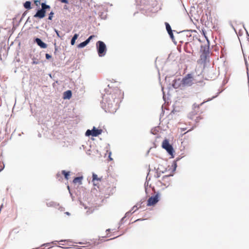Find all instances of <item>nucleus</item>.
Wrapping results in <instances>:
<instances>
[{
    "instance_id": "nucleus-1",
    "label": "nucleus",
    "mask_w": 249,
    "mask_h": 249,
    "mask_svg": "<svg viewBox=\"0 0 249 249\" xmlns=\"http://www.w3.org/2000/svg\"><path fill=\"white\" fill-rule=\"evenodd\" d=\"M101 107L106 112L114 113L119 107L123 93L118 88H111L109 85L101 92Z\"/></svg>"
},
{
    "instance_id": "nucleus-2",
    "label": "nucleus",
    "mask_w": 249,
    "mask_h": 249,
    "mask_svg": "<svg viewBox=\"0 0 249 249\" xmlns=\"http://www.w3.org/2000/svg\"><path fill=\"white\" fill-rule=\"evenodd\" d=\"M97 52L99 57L104 56L107 53V48L106 44L102 41H98L96 44Z\"/></svg>"
},
{
    "instance_id": "nucleus-3",
    "label": "nucleus",
    "mask_w": 249,
    "mask_h": 249,
    "mask_svg": "<svg viewBox=\"0 0 249 249\" xmlns=\"http://www.w3.org/2000/svg\"><path fill=\"white\" fill-rule=\"evenodd\" d=\"M162 147L166 150L169 155L172 156L171 158L174 157V149L167 139H165L162 142Z\"/></svg>"
},
{
    "instance_id": "nucleus-4",
    "label": "nucleus",
    "mask_w": 249,
    "mask_h": 249,
    "mask_svg": "<svg viewBox=\"0 0 249 249\" xmlns=\"http://www.w3.org/2000/svg\"><path fill=\"white\" fill-rule=\"evenodd\" d=\"M103 130L101 129H98L96 127L93 126L91 130L88 129L85 133L86 136L93 137H97L101 134Z\"/></svg>"
},
{
    "instance_id": "nucleus-5",
    "label": "nucleus",
    "mask_w": 249,
    "mask_h": 249,
    "mask_svg": "<svg viewBox=\"0 0 249 249\" xmlns=\"http://www.w3.org/2000/svg\"><path fill=\"white\" fill-rule=\"evenodd\" d=\"M193 77L191 73L187 74L182 80V84L183 87L191 86L193 84Z\"/></svg>"
},
{
    "instance_id": "nucleus-6",
    "label": "nucleus",
    "mask_w": 249,
    "mask_h": 249,
    "mask_svg": "<svg viewBox=\"0 0 249 249\" xmlns=\"http://www.w3.org/2000/svg\"><path fill=\"white\" fill-rule=\"evenodd\" d=\"M160 193L158 192L155 195L150 196L147 200V206H151L156 204L159 201Z\"/></svg>"
},
{
    "instance_id": "nucleus-7",
    "label": "nucleus",
    "mask_w": 249,
    "mask_h": 249,
    "mask_svg": "<svg viewBox=\"0 0 249 249\" xmlns=\"http://www.w3.org/2000/svg\"><path fill=\"white\" fill-rule=\"evenodd\" d=\"M206 39H207V44H206L205 45H201L200 47V52L202 53H209V49H210V41L208 39V38L205 36Z\"/></svg>"
},
{
    "instance_id": "nucleus-8",
    "label": "nucleus",
    "mask_w": 249,
    "mask_h": 249,
    "mask_svg": "<svg viewBox=\"0 0 249 249\" xmlns=\"http://www.w3.org/2000/svg\"><path fill=\"white\" fill-rule=\"evenodd\" d=\"M34 41L42 49H45L47 47V44L44 42L40 38L35 37Z\"/></svg>"
},
{
    "instance_id": "nucleus-9",
    "label": "nucleus",
    "mask_w": 249,
    "mask_h": 249,
    "mask_svg": "<svg viewBox=\"0 0 249 249\" xmlns=\"http://www.w3.org/2000/svg\"><path fill=\"white\" fill-rule=\"evenodd\" d=\"M46 13V12L43 9L40 8L37 10L36 13L34 15V17L42 19L45 17Z\"/></svg>"
},
{
    "instance_id": "nucleus-10",
    "label": "nucleus",
    "mask_w": 249,
    "mask_h": 249,
    "mask_svg": "<svg viewBox=\"0 0 249 249\" xmlns=\"http://www.w3.org/2000/svg\"><path fill=\"white\" fill-rule=\"evenodd\" d=\"M172 86L174 89H178L179 88L182 86L181 80L179 78L178 79H174L173 81Z\"/></svg>"
},
{
    "instance_id": "nucleus-11",
    "label": "nucleus",
    "mask_w": 249,
    "mask_h": 249,
    "mask_svg": "<svg viewBox=\"0 0 249 249\" xmlns=\"http://www.w3.org/2000/svg\"><path fill=\"white\" fill-rule=\"evenodd\" d=\"M72 96V92L70 90L65 91L63 93V98L64 99H70Z\"/></svg>"
},
{
    "instance_id": "nucleus-12",
    "label": "nucleus",
    "mask_w": 249,
    "mask_h": 249,
    "mask_svg": "<svg viewBox=\"0 0 249 249\" xmlns=\"http://www.w3.org/2000/svg\"><path fill=\"white\" fill-rule=\"evenodd\" d=\"M71 3L75 7H80L81 5L82 0H70Z\"/></svg>"
},
{
    "instance_id": "nucleus-13",
    "label": "nucleus",
    "mask_w": 249,
    "mask_h": 249,
    "mask_svg": "<svg viewBox=\"0 0 249 249\" xmlns=\"http://www.w3.org/2000/svg\"><path fill=\"white\" fill-rule=\"evenodd\" d=\"M83 178V176H79V177H75L73 180V182L74 183H78V184L79 185H81L82 184V180Z\"/></svg>"
},
{
    "instance_id": "nucleus-14",
    "label": "nucleus",
    "mask_w": 249,
    "mask_h": 249,
    "mask_svg": "<svg viewBox=\"0 0 249 249\" xmlns=\"http://www.w3.org/2000/svg\"><path fill=\"white\" fill-rule=\"evenodd\" d=\"M173 32H176L177 34H178V32L176 31L175 30L171 31L169 32H168V34L169 36H170V37L171 38L172 41L174 43V44H176L177 42L175 41V39L173 35Z\"/></svg>"
},
{
    "instance_id": "nucleus-15",
    "label": "nucleus",
    "mask_w": 249,
    "mask_h": 249,
    "mask_svg": "<svg viewBox=\"0 0 249 249\" xmlns=\"http://www.w3.org/2000/svg\"><path fill=\"white\" fill-rule=\"evenodd\" d=\"M46 205L48 207H55L56 208L57 206H59V204L54 202V201H50L46 203Z\"/></svg>"
},
{
    "instance_id": "nucleus-16",
    "label": "nucleus",
    "mask_w": 249,
    "mask_h": 249,
    "mask_svg": "<svg viewBox=\"0 0 249 249\" xmlns=\"http://www.w3.org/2000/svg\"><path fill=\"white\" fill-rule=\"evenodd\" d=\"M41 8L42 9H43L44 11H45L46 12H47V10L48 9H50L51 8V7L49 5H48L46 3V2H42L41 3Z\"/></svg>"
},
{
    "instance_id": "nucleus-17",
    "label": "nucleus",
    "mask_w": 249,
    "mask_h": 249,
    "mask_svg": "<svg viewBox=\"0 0 249 249\" xmlns=\"http://www.w3.org/2000/svg\"><path fill=\"white\" fill-rule=\"evenodd\" d=\"M101 179L99 178L96 174L95 173L92 174V181L93 182V184L94 186L96 185V184L95 183L96 181H99Z\"/></svg>"
},
{
    "instance_id": "nucleus-18",
    "label": "nucleus",
    "mask_w": 249,
    "mask_h": 249,
    "mask_svg": "<svg viewBox=\"0 0 249 249\" xmlns=\"http://www.w3.org/2000/svg\"><path fill=\"white\" fill-rule=\"evenodd\" d=\"M23 6L25 9L30 10L32 8L31 2L30 1H26L23 3Z\"/></svg>"
},
{
    "instance_id": "nucleus-19",
    "label": "nucleus",
    "mask_w": 249,
    "mask_h": 249,
    "mask_svg": "<svg viewBox=\"0 0 249 249\" xmlns=\"http://www.w3.org/2000/svg\"><path fill=\"white\" fill-rule=\"evenodd\" d=\"M99 16L101 18V19H105L107 18V13L106 11L103 12H99L98 13Z\"/></svg>"
},
{
    "instance_id": "nucleus-20",
    "label": "nucleus",
    "mask_w": 249,
    "mask_h": 249,
    "mask_svg": "<svg viewBox=\"0 0 249 249\" xmlns=\"http://www.w3.org/2000/svg\"><path fill=\"white\" fill-rule=\"evenodd\" d=\"M61 174L64 175V178L66 180L69 179V177L70 175V171H67L66 170H62L61 171Z\"/></svg>"
},
{
    "instance_id": "nucleus-21",
    "label": "nucleus",
    "mask_w": 249,
    "mask_h": 249,
    "mask_svg": "<svg viewBox=\"0 0 249 249\" xmlns=\"http://www.w3.org/2000/svg\"><path fill=\"white\" fill-rule=\"evenodd\" d=\"M78 36H79V35L77 34H75L73 35V36H72V37L71 40V45H73L75 44V41L77 39Z\"/></svg>"
},
{
    "instance_id": "nucleus-22",
    "label": "nucleus",
    "mask_w": 249,
    "mask_h": 249,
    "mask_svg": "<svg viewBox=\"0 0 249 249\" xmlns=\"http://www.w3.org/2000/svg\"><path fill=\"white\" fill-rule=\"evenodd\" d=\"M220 92H218L217 93V95H216L215 96H213L212 98L211 99H209V100H208L207 101H205V102H207V101H211V100H212L213 99H214V98H215L216 97H217L218 95V94ZM205 103V101L201 103L200 105H197L196 104H194V106L195 107H197V108H199L200 106H201L202 105H203L204 103Z\"/></svg>"
},
{
    "instance_id": "nucleus-23",
    "label": "nucleus",
    "mask_w": 249,
    "mask_h": 249,
    "mask_svg": "<svg viewBox=\"0 0 249 249\" xmlns=\"http://www.w3.org/2000/svg\"><path fill=\"white\" fill-rule=\"evenodd\" d=\"M164 24H165V25L166 27V30L167 32V33L170 32L171 31H173L172 30L171 27L169 23L165 22Z\"/></svg>"
},
{
    "instance_id": "nucleus-24",
    "label": "nucleus",
    "mask_w": 249,
    "mask_h": 249,
    "mask_svg": "<svg viewBox=\"0 0 249 249\" xmlns=\"http://www.w3.org/2000/svg\"><path fill=\"white\" fill-rule=\"evenodd\" d=\"M87 45H88V43H87L86 40H85L84 41L80 43V44H79L78 45V48H83L85 47L86 46H87Z\"/></svg>"
},
{
    "instance_id": "nucleus-25",
    "label": "nucleus",
    "mask_w": 249,
    "mask_h": 249,
    "mask_svg": "<svg viewBox=\"0 0 249 249\" xmlns=\"http://www.w3.org/2000/svg\"><path fill=\"white\" fill-rule=\"evenodd\" d=\"M32 59L33 60V61L32 62V64L33 65L39 64V61L38 59L37 58H36L35 56H33L32 58Z\"/></svg>"
},
{
    "instance_id": "nucleus-26",
    "label": "nucleus",
    "mask_w": 249,
    "mask_h": 249,
    "mask_svg": "<svg viewBox=\"0 0 249 249\" xmlns=\"http://www.w3.org/2000/svg\"><path fill=\"white\" fill-rule=\"evenodd\" d=\"M209 53H202L200 55V58L201 60H205L207 57V56L209 55Z\"/></svg>"
},
{
    "instance_id": "nucleus-27",
    "label": "nucleus",
    "mask_w": 249,
    "mask_h": 249,
    "mask_svg": "<svg viewBox=\"0 0 249 249\" xmlns=\"http://www.w3.org/2000/svg\"><path fill=\"white\" fill-rule=\"evenodd\" d=\"M158 132V129L157 127H154L151 130V133L153 135H156Z\"/></svg>"
},
{
    "instance_id": "nucleus-28",
    "label": "nucleus",
    "mask_w": 249,
    "mask_h": 249,
    "mask_svg": "<svg viewBox=\"0 0 249 249\" xmlns=\"http://www.w3.org/2000/svg\"><path fill=\"white\" fill-rule=\"evenodd\" d=\"M192 32V30H184V31H182L181 32H180L181 33H184V32H186L187 34H186V36H191V32Z\"/></svg>"
},
{
    "instance_id": "nucleus-29",
    "label": "nucleus",
    "mask_w": 249,
    "mask_h": 249,
    "mask_svg": "<svg viewBox=\"0 0 249 249\" xmlns=\"http://www.w3.org/2000/svg\"><path fill=\"white\" fill-rule=\"evenodd\" d=\"M95 37V36L94 35H91L87 39H86V41L88 43V44L89 43L90 41L94 37Z\"/></svg>"
},
{
    "instance_id": "nucleus-30",
    "label": "nucleus",
    "mask_w": 249,
    "mask_h": 249,
    "mask_svg": "<svg viewBox=\"0 0 249 249\" xmlns=\"http://www.w3.org/2000/svg\"><path fill=\"white\" fill-rule=\"evenodd\" d=\"M172 166L173 167L172 169V172H174L176 171L177 167V163H176V162H173V164L172 165Z\"/></svg>"
},
{
    "instance_id": "nucleus-31",
    "label": "nucleus",
    "mask_w": 249,
    "mask_h": 249,
    "mask_svg": "<svg viewBox=\"0 0 249 249\" xmlns=\"http://www.w3.org/2000/svg\"><path fill=\"white\" fill-rule=\"evenodd\" d=\"M173 175H174L173 174H170L168 175H165L162 177V180L163 181H165V179H168L169 177H172V176H173Z\"/></svg>"
},
{
    "instance_id": "nucleus-32",
    "label": "nucleus",
    "mask_w": 249,
    "mask_h": 249,
    "mask_svg": "<svg viewBox=\"0 0 249 249\" xmlns=\"http://www.w3.org/2000/svg\"><path fill=\"white\" fill-rule=\"evenodd\" d=\"M53 15H54V13L53 11H51L49 14V17H48V19L50 20H52L53 17Z\"/></svg>"
},
{
    "instance_id": "nucleus-33",
    "label": "nucleus",
    "mask_w": 249,
    "mask_h": 249,
    "mask_svg": "<svg viewBox=\"0 0 249 249\" xmlns=\"http://www.w3.org/2000/svg\"><path fill=\"white\" fill-rule=\"evenodd\" d=\"M56 242H58V241H53V242H51V243L53 244H56ZM50 244H51V243H45V244H43V245H41V246L47 247V246H48Z\"/></svg>"
},
{
    "instance_id": "nucleus-34",
    "label": "nucleus",
    "mask_w": 249,
    "mask_h": 249,
    "mask_svg": "<svg viewBox=\"0 0 249 249\" xmlns=\"http://www.w3.org/2000/svg\"><path fill=\"white\" fill-rule=\"evenodd\" d=\"M135 212V211H134L132 212V211L131 210L129 211L126 213L125 214V216L128 217L131 214H132L133 213H134Z\"/></svg>"
},
{
    "instance_id": "nucleus-35",
    "label": "nucleus",
    "mask_w": 249,
    "mask_h": 249,
    "mask_svg": "<svg viewBox=\"0 0 249 249\" xmlns=\"http://www.w3.org/2000/svg\"><path fill=\"white\" fill-rule=\"evenodd\" d=\"M56 178L59 180H60L61 179H62V177L61 176V175L59 173H58L57 174H56Z\"/></svg>"
},
{
    "instance_id": "nucleus-36",
    "label": "nucleus",
    "mask_w": 249,
    "mask_h": 249,
    "mask_svg": "<svg viewBox=\"0 0 249 249\" xmlns=\"http://www.w3.org/2000/svg\"><path fill=\"white\" fill-rule=\"evenodd\" d=\"M67 188H68V189L69 190V193H70V196H71V197L72 200V201H73V200H74L73 196L72 194H71V191H70V188L69 186H67Z\"/></svg>"
},
{
    "instance_id": "nucleus-37",
    "label": "nucleus",
    "mask_w": 249,
    "mask_h": 249,
    "mask_svg": "<svg viewBox=\"0 0 249 249\" xmlns=\"http://www.w3.org/2000/svg\"><path fill=\"white\" fill-rule=\"evenodd\" d=\"M45 57H46V59L49 60L52 58V55L49 53H46Z\"/></svg>"
},
{
    "instance_id": "nucleus-38",
    "label": "nucleus",
    "mask_w": 249,
    "mask_h": 249,
    "mask_svg": "<svg viewBox=\"0 0 249 249\" xmlns=\"http://www.w3.org/2000/svg\"><path fill=\"white\" fill-rule=\"evenodd\" d=\"M54 32L56 33V35H57V36L58 37H61V36L59 34V31H58L57 30H56V29H54Z\"/></svg>"
},
{
    "instance_id": "nucleus-39",
    "label": "nucleus",
    "mask_w": 249,
    "mask_h": 249,
    "mask_svg": "<svg viewBox=\"0 0 249 249\" xmlns=\"http://www.w3.org/2000/svg\"><path fill=\"white\" fill-rule=\"evenodd\" d=\"M202 119V118L200 116L197 117L195 119L196 123H198L199 121Z\"/></svg>"
},
{
    "instance_id": "nucleus-40",
    "label": "nucleus",
    "mask_w": 249,
    "mask_h": 249,
    "mask_svg": "<svg viewBox=\"0 0 249 249\" xmlns=\"http://www.w3.org/2000/svg\"><path fill=\"white\" fill-rule=\"evenodd\" d=\"M161 172L160 171V172H157V174L156 175H155V177L156 178H159L160 176V175H161Z\"/></svg>"
},
{
    "instance_id": "nucleus-41",
    "label": "nucleus",
    "mask_w": 249,
    "mask_h": 249,
    "mask_svg": "<svg viewBox=\"0 0 249 249\" xmlns=\"http://www.w3.org/2000/svg\"><path fill=\"white\" fill-rule=\"evenodd\" d=\"M34 2H35V4L36 6H38V4L40 3V1L39 0H35Z\"/></svg>"
},
{
    "instance_id": "nucleus-42",
    "label": "nucleus",
    "mask_w": 249,
    "mask_h": 249,
    "mask_svg": "<svg viewBox=\"0 0 249 249\" xmlns=\"http://www.w3.org/2000/svg\"><path fill=\"white\" fill-rule=\"evenodd\" d=\"M126 217V216H125V215L124 217H123L121 219V221H120V225H121V224H123V223H124V218H125Z\"/></svg>"
},
{
    "instance_id": "nucleus-43",
    "label": "nucleus",
    "mask_w": 249,
    "mask_h": 249,
    "mask_svg": "<svg viewBox=\"0 0 249 249\" xmlns=\"http://www.w3.org/2000/svg\"><path fill=\"white\" fill-rule=\"evenodd\" d=\"M181 158H182L180 157H177L173 162H176V163H177V161H179Z\"/></svg>"
},
{
    "instance_id": "nucleus-44",
    "label": "nucleus",
    "mask_w": 249,
    "mask_h": 249,
    "mask_svg": "<svg viewBox=\"0 0 249 249\" xmlns=\"http://www.w3.org/2000/svg\"><path fill=\"white\" fill-rule=\"evenodd\" d=\"M58 47L56 46V43H54V53H56V51H57Z\"/></svg>"
},
{
    "instance_id": "nucleus-45",
    "label": "nucleus",
    "mask_w": 249,
    "mask_h": 249,
    "mask_svg": "<svg viewBox=\"0 0 249 249\" xmlns=\"http://www.w3.org/2000/svg\"><path fill=\"white\" fill-rule=\"evenodd\" d=\"M195 114H196V113H195L194 112H192L191 113V114L190 115H191V116L190 117V119H193V118L192 117V116H193L195 115Z\"/></svg>"
},
{
    "instance_id": "nucleus-46",
    "label": "nucleus",
    "mask_w": 249,
    "mask_h": 249,
    "mask_svg": "<svg viewBox=\"0 0 249 249\" xmlns=\"http://www.w3.org/2000/svg\"><path fill=\"white\" fill-rule=\"evenodd\" d=\"M111 152H109V156H108V158L110 160H112L113 159L111 158Z\"/></svg>"
},
{
    "instance_id": "nucleus-47",
    "label": "nucleus",
    "mask_w": 249,
    "mask_h": 249,
    "mask_svg": "<svg viewBox=\"0 0 249 249\" xmlns=\"http://www.w3.org/2000/svg\"><path fill=\"white\" fill-rule=\"evenodd\" d=\"M27 11H25L23 14H22V18H23L25 16V15L27 14Z\"/></svg>"
},
{
    "instance_id": "nucleus-48",
    "label": "nucleus",
    "mask_w": 249,
    "mask_h": 249,
    "mask_svg": "<svg viewBox=\"0 0 249 249\" xmlns=\"http://www.w3.org/2000/svg\"><path fill=\"white\" fill-rule=\"evenodd\" d=\"M76 247H77V249H84L83 248L85 247V246L80 247V246H76Z\"/></svg>"
},
{
    "instance_id": "nucleus-49",
    "label": "nucleus",
    "mask_w": 249,
    "mask_h": 249,
    "mask_svg": "<svg viewBox=\"0 0 249 249\" xmlns=\"http://www.w3.org/2000/svg\"><path fill=\"white\" fill-rule=\"evenodd\" d=\"M57 247H59V248H64V249H70V248H71V247H62L60 246H57Z\"/></svg>"
},
{
    "instance_id": "nucleus-50",
    "label": "nucleus",
    "mask_w": 249,
    "mask_h": 249,
    "mask_svg": "<svg viewBox=\"0 0 249 249\" xmlns=\"http://www.w3.org/2000/svg\"><path fill=\"white\" fill-rule=\"evenodd\" d=\"M137 207H138V204H137L136 205H135V206H134L132 207V208L131 210H132H132H133L134 209H135V208H137Z\"/></svg>"
},
{
    "instance_id": "nucleus-51",
    "label": "nucleus",
    "mask_w": 249,
    "mask_h": 249,
    "mask_svg": "<svg viewBox=\"0 0 249 249\" xmlns=\"http://www.w3.org/2000/svg\"><path fill=\"white\" fill-rule=\"evenodd\" d=\"M66 241H70L69 240H61L59 241V242H66Z\"/></svg>"
},
{
    "instance_id": "nucleus-52",
    "label": "nucleus",
    "mask_w": 249,
    "mask_h": 249,
    "mask_svg": "<svg viewBox=\"0 0 249 249\" xmlns=\"http://www.w3.org/2000/svg\"><path fill=\"white\" fill-rule=\"evenodd\" d=\"M64 9H65V10H68V6L66 5H65L64 6Z\"/></svg>"
},
{
    "instance_id": "nucleus-53",
    "label": "nucleus",
    "mask_w": 249,
    "mask_h": 249,
    "mask_svg": "<svg viewBox=\"0 0 249 249\" xmlns=\"http://www.w3.org/2000/svg\"><path fill=\"white\" fill-rule=\"evenodd\" d=\"M246 32H247V36H248V40H249V35L248 32H247V31H246Z\"/></svg>"
},
{
    "instance_id": "nucleus-54",
    "label": "nucleus",
    "mask_w": 249,
    "mask_h": 249,
    "mask_svg": "<svg viewBox=\"0 0 249 249\" xmlns=\"http://www.w3.org/2000/svg\"><path fill=\"white\" fill-rule=\"evenodd\" d=\"M65 213L67 215H70V213L69 212H66Z\"/></svg>"
},
{
    "instance_id": "nucleus-55",
    "label": "nucleus",
    "mask_w": 249,
    "mask_h": 249,
    "mask_svg": "<svg viewBox=\"0 0 249 249\" xmlns=\"http://www.w3.org/2000/svg\"><path fill=\"white\" fill-rule=\"evenodd\" d=\"M30 19V17H28V18H27V20H26V22H30V21L29 20Z\"/></svg>"
},
{
    "instance_id": "nucleus-56",
    "label": "nucleus",
    "mask_w": 249,
    "mask_h": 249,
    "mask_svg": "<svg viewBox=\"0 0 249 249\" xmlns=\"http://www.w3.org/2000/svg\"><path fill=\"white\" fill-rule=\"evenodd\" d=\"M140 220H143V219H137L136 220H135V222L137 221H140Z\"/></svg>"
},
{
    "instance_id": "nucleus-57",
    "label": "nucleus",
    "mask_w": 249,
    "mask_h": 249,
    "mask_svg": "<svg viewBox=\"0 0 249 249\" xmlns=\"http://www.w3.org/2000/svg\"><path fill=\"white\" fill-rule=\"evenodd\" d=\"M118 236H116V237H118ZM115 237H114V238H110L109 239H108L107 240H112V239H115Z\"/></svg>"
},
{
    "instance_id": "nucleus-58",
    "label": "nucleus",
    "mask_w": 249,
    "mask_h": 249,
    "mask_svg": "<svg viewBox=\"0 0 249 249\" xmlns=\"http://www.w3.org/2000/svg\"><path fill=\"white\" fill-rule=\"evenodd\" d=\"M144 185H145V192H146V191H147V188H146V187H145V186H146V182L145 183Z\"/></svg>"
},
{
    "instance_id": "nucleus-59",
    "label": "nucleus",
    "mask_w": 249,
    "mask_h": 249,
    "mask_svg": "<svg viewBox=\"0 0 249 249\" xmlns=\"http://www.w3.org/2000/svg\"><path fill=\"white\" fill-rule=\"evenodd\" d=\"M137 204H138V206H139V207H141V204H142V203H141L140 204H139V203H137Z\"/></svg>"
},
{
    "instance_id": "nucleus-60",
    "label": "nucleus",
    "mask_w": 249,
    "mask_h": 249,
    "mask_svg": "<svg viewBox=\"0 0 249 249\" xmlns=\"http://www.w3.org/2000/svg\"><path fill=\"white\" fill-rule=\"evenodd\" d=\"M166 170H165L164 171H160L161 173H164V172H166Z\"/></svg>"
},
{
    "instance_id": "nucleus-61",
    "label": "nucleus",
    "mask_w": 249,
    "mask_h": 249,
    "mask_svg": "<svg viewBox=\"0 0 249 249\" xmlns=\"http://www.w3.org/2000/svg\"><path fill=\"white\" fill-rule=\"evenodd\" d=\"M166 170H165L164 171H160L161 173H164V172H166Z\"/></svg>"
},
{
    "instance_id": "nucleus-62",
    "label": "nucleus",
    "mask_w": 249,
    "mask_h": 249,
    "mask_svg": "<svg viewBox=\"0 0 249 249\" xmlns=\"http://www.w3.org/2000/svg\"><path fill=\"white\" fill-rule=\"evenodd\" d=\"M110 229H107V230H106V231H110Z\"/></svg>"
},
{
    "instance_id": "nucleus-63",
    "label": "nucleus",
    "mask_w": 249,
    "mask_h": 249,
    "mask_svg": "<svg viewBox=\"0 0 249 249\" xmlns=\"http://www.w3.org/2000/svg\"><path fill=\"white\" fill-rule=\"evenodd\" d=\"M231 26L232 28L235 30V29H234V27L232 26V25H231Z\"/></svg>"
},
{
    "instance_id": "nucleus-64",
    "label": "nucleus",
    "mask_w": 249,
    "mask_h": 249,
    "mask_svg": "<svg viewBox=\"0 0 249 249\" xmlns=\"http://www.w3.org/2000/svg\"><path fill=\"white\" fill-rule=\"evenodd\" d=\"M3 170V168L0 169V172Z\"/></svg>"
}]
</instances>
